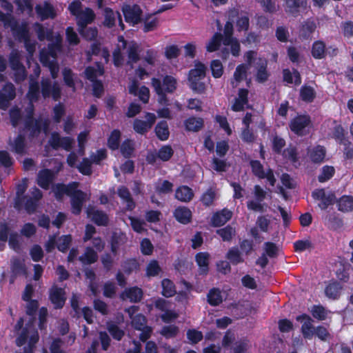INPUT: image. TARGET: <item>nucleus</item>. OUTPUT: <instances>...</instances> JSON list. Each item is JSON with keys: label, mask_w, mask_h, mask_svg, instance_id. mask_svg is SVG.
I'll use <instances>...</instances> for the list:
<instances>
[{"label": "nucleus", "mask_w": 353, "mask_h": 353, "mask_svg": "<svg viewBox=\"0 0 353 353\" xmlns=\"http://www.w3.org/2000/svg\"><path fill=\"white\" fill-rule=\"evenodd\" d=\"M33 27L39 40L47 39L51 42L48 45V50L42 49L40 51V61L49 68L52 77L56 79L59 70L56 57L61 50V37L59 34L54 36L52 30L45 28L40 23H36Z\"/></svg>", "instance_id": "f257e3e1"}, {"label": "nucleus", "mask_w": 353, "mask_h": 353, "mask_svg": "<svg viewBox=\"0 0 353 353\" xmlns=\"http://www.w3.org/2000/svg\"><path fill=\"white\" fill-rule=\"evenodd\" d=\"M0 21H3L6 28H10L14 37L24 42L25 48L29 54L28 57V63L33 56L36 50V41L30 39V34L28 29V24L22 23L19 24L14 19L9 15L6 16L0 12Z\"/></svg>", "instance_id": "f03ea898"}, {"label": "nucleus", "mask_w": 353, "mask_h": 353, "mask_svg": "<svg viewBox=\"0 0 353 353\" xmlns=\"http://www.w3.org/2000/svg\"><path fill=\"white\" fill-rule=\"evenodd\" d=\"M81 1L76 0L72 1L68 7L70 13L75 16L77 24L79 28L86 26L90 23L95 17L92 9L85 8L82 9Z\"/></svg>", "instance_id": "7ed1b4c3"}, {"label": "nucleus", "mask_w": 353, "mask_h": 353, "mask_svg": "<svg viewBox=\"0 0 353 353\" xmlns=\"http://www.w3.org/2000/svg\"><path fill=\"white\" fill-rule=\"evenodd\" d=\"M176 80L172 76H166L163 79V85L159 79H152V85L159 96V102L161 104L166 103L165 92H173L176 88Z\"/></svg>", "instance_id": "20e7f679"}, {"label": "nucleus", "mask_w": 353, "mask_h": 353, "mask_svg": "<svg viewBox=\"0 0 353 353\" xmlns=\"http://www.w3.org/2000/svg\"><path fill=\"white\" fill-rule=\"evenodd\" d=\"M252 193L254 198L247 202L248 208L255 212H265L267 205L263 201L266 198L267 192L260 185H256L254 186Z\"/></svg>", "instance_id": "39448f33"}, {"label": "nucleus", "mask_w": 353, "mask_h": 353, "mask_svg": "<svg viewBox=\"0 0 353 353\" xmlns=\"http://www.w3.org/2000/svg\"><path fill=\"white\" fill-rule=\"evenodd\" d=\"M39 95L40 91L38 82L33 79L32 77H30L29 90L26 94V98L30 102L26 108L27 121H26V125L27 128H29V120L32 119L34 112L32 103L39 99Z\"/></svg>", "instance_id": "423d86ee"}, {"label": "nucleus", "mask_w": 353, "mask_h": 353, "mask_svg": "<svg viewBox=\"0 0 353 353\" xmlns=\"http://www.w3.org/2000/svg\"><path fill=\"white\" fill-rule=\"evenodd\" d=\"M103 74V69L99 64L96 68L88 67L85 70L86 78L93 83V94L97 97H99L103 92V85L100 81H97L96 78Z\"/></svg>", "instance_id": "0eeeda50"}, {"label": "nucleus", "mask_w": 353, "mask_h": 353, "mask_svg": "<svg viewBox=\"0 0 353 353\" xmlns=\"http://www.w3.org/2000/svg\"><path fill=\"white\" fill-rule=\"evenodd\" d=\"M132 325L136 330L141 331L139 338L142 341H145L150 337L152 328L146 325V319L143 315H135L132 319Z\"/></svg>", "instance_id": "6e6552de"}, {"label": "nucleus", "mask_w": 353, "mask_h": 353, "mask_svg": "<svg viewBox=\"0 0 353 353\" xmlns=\"http://www.w3.org/2000/svg\"><path fill=\"white\" fill-rule=\"evenodd\" d=\"M252 172L259 179H266L269 183L274 186L276 183L273 171L271 169L264 170L262 164L259 161H252L250 162Z\"/></svg>", "instance_id": "1a4fd4ad"}, {"label": "nucleus", "mask_w": 353, "mask_h": 353, "mask_svg": "<svg viewBox=\"0 0 353 353\" xmlns=\"http://www.w3.org/2000/svg\"><path fill=\"white\" fill-rule=\"evenodd\" d=\"M16 97L15 88L11 83H6L0 90V109L7 110L10 102Z\"/></svg>", "instance_id": "9d476101"}, {"label": "nucleus", "mask_w": 353, "mask_h": 353, "mask_svg": "<svg viewBox=\"0 0 353 353\" xmlns=\"http://www.w3.org/2000/svg\"><path fill=\"white\" fill-rule=\"evenodd\" d=\"M69 196L71 199L72 212L74 214H80L83 203L90 199V195L77 188Z\"/></svg>", "instance_id": "9b49d317"}, {"label": "nucleus", "mask_w": 353, "mask_h": 353, "mask_svg": "<svg viewBox=\"0 0 353 353\" xmlns=\"http://www.w3.org/2000/svg\"><path fill=\"white\" fill-rule=\"evenodd\" d=\"M41 93L44 98L51 96L57 101L60 98L61 90L57 82L52 83L50 80L43 79L41 81Z\"/></svg>", "instance_id": "f8f14e48"}, {"label": "nucleus", "mask_w": 353, "mask_h": 353, "mask_svg": "<svg viewBox=\"0 0 353 353\" xmlns=\"http://www.w3.org/2000/svg\"><path fill=\"white\" fill-rule=\"evenodd\" d=\"M312 196L315 200L321 201L319 206L322 210H325L335 200V195L332 192H326L324 189L315 190L312 192Z\"/></svg>", "instance_id": "ddd939ff"}, {"label": "nucleus", "mask_w": 353, "mask_h": 353, "mask_svg": "<svg viewBox=\"0 0 353 353\" xmlns=\"http://www.w3.org/2000/svg\"><path fill=\"white\" fill-rule=\"evenodd\" d=\"M73 139L70 137H62L57 132H53L48 141L50 145L57 150L62 148L64 150L69 151L71 150L73 144Z\"/></svg>", "instance_id": "4468645a"}, {"label": "nucleus", "mask_w": 353, "mask_h": 353, "mask_svg": "<svg viewBox=\"0 0 353 353\" xmlns=\"http://www.w3.org/2000/svg\"><path fill=\"white\" fill-rule=\"evenodd\" d=\"M125 21L132 24H137L141 21L142 11L137 5H124L122 7Z\"/></svg>", "instance_id": "2eb2a0df"}, {"label": "nucleus", "mask_w": 353, "mask_h": 353, "mask_svg": "<svg viewBox=\"0 0 353 353\" xmlns=\"http://www.w3.org/2000/svg\"><path fill=\"white\" fill-rule=\"evenodd\" d=\"M310 118L308 115H298L291 120L290 128L296 134L302 135L305 128L310 124Z\"/></svg>", "instance_id": "dca6fc26"}, {"label": "nucleus", "mask_w": 353, "mask_h": 353, "mask_svg": "<svg viewBox=\"0 0 353 353\" xmlns=\"http://www.w3.org/2000/svg\"><path fill=\"white\" fill-rule=\"evenodd\" d=\"M30 194V196H26L23 206L28 213H32L35 210L37 203L42 198L43 195L41 191L36 187L31 188Z\"/></svg>", "instance_id": "f3484780"}, {"label": "nucleus", "mask_w": 353, "mask_h": 353, "mask_svg": "<svg viewBox=\"0 0 353 353\" xmlns=\"http://www.w3.org/2000/svg\"><path fill=\"white\" fill-rule=\"evenodd\" d=\"M146 121L135 119L134 121V130L139 134L147 132L153 125L156 121V116L153 113L148 112L145 114Z\"/></svg>", "instance_id": "a211bd4d"}, {"label": "nucleus", "mask_w": 353, "mask_h": 353, "mask_svg": "<svg viewBox=\"0 0 353 353\" xmlns=\"http://www.w3.org/2000/svg\"><path fill=\"white\" fill-rule=\"evenodd\" d=\"M296 320L302 323L301 333L304 338L312 339L314 334L315 327L312 325L313 320L307 314L296 316Z\"/></svg>", "instance_id": "6ab92c4d"}, {"label": "nucleus", "mask_w": 353, "mask_h": 353, "mask_svg": "<svg viewBox=\"0 0 353 353\" xmlns=\"http://www.w3.org/2000/svg\"><path fill=\"white\" fill-rule=\"evenodd\" d=\"M88 217L98 225H106L108 222V215L97 210L95 207L88 206L86 209Z\"/></svg>", "instance_id": "aec40b11"}, {"label": "nucleus", "mask_w": 353, "mask_h": 353, "mask_svg": "<svg viewBox=\"0 0 353 353\" xmlns=\"http://www.w3.org/2000/svg\"><path fill=\"white\" fill-rule=\"evenodd\" d=\"M78 185L79 183L77 182H72L68 185L57 183L52 186V192L57 199L60 200L65 194L70 196L78 188Z\"/></svg>", "instance_id": "412c9836"}, {"label": "nucleus", "mask_w": 353, "mask_h": 353, "mask_svg": "<svg viewBox=\"0 0 353 353\" xmlns=\"http://www.w3.org/2000/svg\"><path fill=\"white\" fill-rule=\"evenodd\" d=\"M55 174L49 169H44L39 172L37 174V184L42 188L48 190L54 179Z\"/></svg>", "instance_id": "4be33fe9"}, {"label": "nucleus", "mask_w": 353, "mask_h": 353, "mask_svg": "<svg viewBox=\"0 0 353 353\" xmlns=\"http://www.w3.org/2000/svg\"><path fill=\"white\" fill-rule=\"evenodd\" d=\"M50 299L56 308L62 307L65 301L63 289L53 286L50 290Z\"/></svg>", "instance_id": "5701e85b"}, {"label": "nucleus", "mask_w": 353, "mask_h": 353, "mask_svg": "<svg viewBox=\"0 0 353 353\" xmlns=\"http://www.w3.org/2000/svg\"><path fill=\"white\" fill-rule=\"evenodd\" d=\"M104 25L108 28H111L114 26L116 21L118 20L119 26L121 30L124 29V24L121 20V16L118 12H113L110 8H106L104 10Z\"/></svg>", "instance_id": "b1692460"}, {"label": "nucleus", "mask_w": 353, "mask_h": 353, "mask_svg": "<svg viewBox=\"0 0 353 353\" xmlns=\"http://www.w3.org/2000/svg\"><path fill=\"white\" fill-rule=\"evenodd\" d=\"M38 17L41 20H45L48 18L53 19L56 16V12L54 8L48 2H43L39 4L35 8Z\"/></svg>", "instance_id": "393cba45"}, {"label": "nucleus", "mask_w": 353, "mask_h": 353, "mask_svg": "<svg viewBox=\"0 0 353 353\" xmlns=\"http://www.w3.org/2000/svg\"><path fill=\"white\" fill-rule=\"evenodd\" d=\"M142 296L143 292L141 289L137 287L125 289L121 294V297L123 300L128 299L130 302L134 303L140 301Z\"/></svg>", "instance_id": "a878e982"}, {"label": "nucleus", "mask_w": 353, "mask_h": 353, "mask_svg": "<svg viewBox=\"0 0 353 353\" xmlns=\"http://www.w3.org/2000/svg\"><path fill=\"white\" fill-rule=\"evenodd\" d=\"M232 213L230 210L223 209L219 212L216 213L212 218V224L214 226H221L224 225L232 217Z\"/></svg>", "instance_id": "bb28decb"}, {"label": "nucleus", "mask_w": 353, "mask_h": 353, "mask_svg": "<svg viewBox=\"0 0 353 353\" xmlns=\"http://www.w3.org/2000/svg\"><path fill=\"white\" fill-rule=\"evenodd\" d=\"M248 91L245 89H241L239 91L238 98L235 99L232 109L235 112L242 111L245 105L248 104Z\"/></svg>", "instance_id": "cd10ccee"}, {"label": "nucleus", "mask_w": 353, "mask_h": 353, "mask_svg": "<svg viewBox=\"0 0 353 353\" xmlns=\"http://www.w3.org/2000/svg\"><path fill=\"white\" fill-rule=\"evenodd\" d=\"M174 216L179 222L186 224L191 220L192 212L186 207H179L174 210Z\"/></svg>", "instance_id": "c85d7f7f"}, {"label": "nucleus", "mask_w": 353, "mask_h": 353, "mask_svg": "<svg viewBox=\"0 0 353 353\" xmlns=\"http://www.w3.org/2000/svg\"><path fill=\"white\" fill-rule=\"evenodd\" d=\"M285 11L293 15H296L299 12L300 8L307 7L306 0H287L285 1Z\"/></svg>", "instance_id": "c756f323"}, {"label": "nucleus", "mask_w": 353, "mask_h": 353, "mask_svg": "<svg viewBox=\"0 0 353 353\" xmlns=\"http://www.w3.org/2000/svg\"><path fill=\"white\" fill-rule=\"evenodd\" d=\"M325 150L323 146H315L308 151L310 159L314 163H321L325 157Z\"/></svg>", "instance_id": "7c9ffc66"}, {"label": "nucleus", "mask_w": 353, "mask_h": 353, "mask_svg": "<svg viewBox=\"0 0 353 353\" xmlns=\"http://www.w3.org/2000/svg\"><path fill=\"white\" fill-rule=\"evenodd\" d=\"M342 286L337 282H333L327 285L325 289V294L329 299H338L341 295Z\"/></svg>", "instance_id": "2f4dec72"}, {"label": "nucleus", "mask_w": 353, "mask_h": 353, "mask_svg": "<svg viewBox=\"0 0 353 353\" xmlns=\"http://www.w3.org/2000/svg\"><path fill=\"white\" fill-rule=\"evenodd\" d=\"M248 69V66L245 64H241L237 66L234 73L233 79L231 81L234 88L237 87L239 83L245 78Z\"/></svg>", "instance_id": "473e14b6"}, {"label": "nucleus", "mask_w": 353, "mask_h": 353, "mask_svg": "<svg viewBox=\"0 0 353 353\" xmlns=\"http://www.w3.org/2000/svg\"><path fill=\"white\" fill-rule=\"evenodd\" d=\"M257 64L256 79L258 82L263 83L268 79L269 76L266 70L267 61L264 59L259 58Z\"/></svg>", "instance_id": "72a5a7b5"}, {"label": "nucleus", "mask_w": 353, "mask_h": 353, "mask_svg": "<svg viewBox=\"0 0 353 353\" xmlns=\"http://www.w3.org/2000/svg\"><path fill=\"white\" fill-rule=\"evenodd\" d=\"M118 195L121 199L123 200L124 202L126 203V209L128 210H132L135 207V203L133 201L130 193L127 188L124 186L120 187L117 190Z\"/></svg>", "instance_id": "f704fd0d"}, {"label": "nucleus", "mask_w": 353, "mask_h": 353, "mask_svg": "<svg viewBox=\"0 0 353 353\" xmlns=\"http://www.w3.org/2000/svg\"><path fill=\"white\" fill-rule=\"evenodd\" d=\"M193 192L191 188L188 186L179 187L175 193V197L178 200L183 202H188L192 200L193 197Z\"/></svg>", "instance_id": "c9c22d12"}, {"label": "nucleus", "mask_w": 353, "mask_h": 353, "mask_svg": "<svg viewBox=\"0 0 353 353\" xmlns=\"http://www.w3.org/2000/svg\"><path fill=\"white\" fill-rule=\"evenodd\" d=\"M139 47L137 43L131 42L127 47L128 61V64L132 65L139 59Z\"/></svg>", "instance_id": "e433bc0d"}, {"label": "nucleus", "mask_w": 353, "mask_h": 353, "mask_svg": "<svg viewBox=\"0 0 353 353\" xmlns=\"http://www.w3.org/2000/svg\"><path fill=\"white\" fill-rule=\"evenodd\" d=\"M209 257L210 255L207 252H200L196 255V261L201 274H205L208 271Z\"/></svg>", "instance_id": "4c0bfd02"}, {"label": "nucleus", "mask_w": 353, "mask_h": 353, "mask_svg": "<svg viewBox=\"0 0 353 353\" xmlns=\"http://www.w3.org/2000/svg\"><path fill=\"white\" fill-rule=\"evenodd\" d=\"M27 188L26 180L17 186V198L15 199L14 208L17 210H21L23 208V203L25 202L26 196H23Z\"/></svg>", "instance_id": "58836bf2"}, {"label": "nucleus", "mask_w": 353, "mask_h": 353, "mask_svg": "<svg viewBox=\"0 0 353 353\" xmlns=\"http://www.w3.org/2000/svg\"><path fill=\"white\" fill-rule=\"evenodd\" d=\"M283 74L284 81L288 83H294L296 85H299L301 83V75L296 70H293L292 72L288 69L283 70Z\"/></svg>", "instance_id": "ea45409f"}, {"label": "nucleus", "mask_w": 353, "mask_h": 353, "mask_svg": "<svg viewBox=\"0 0 353 353\" xmlns=\"http://www.w3.org/2000/svg\"><path fill=\"white\" fill-rule=\"evenodd\" d=\"M12 150L19 154L26 153L25 138L22 135H19L13 142L10 143Z\"/></svg>", "instance_id": "a19ab883"}, {"label": "nucleus", "mask_w": 353, "mask_h": 353, "mask_svg": "<svg viewBox=\"0 0 353 353\" xmlns=\"http://www.w3.org/2000/svg\"><path fill=\"white\" fill-rule=\"evenodd\" d=\"M206 67L201 63H196L194 68L192 69L189 73L188 79H201L205 77Z\"/></svg>", "instance_id": "79ce46f5"}, {"label": "nucleus", "mask_w": 353, "mask_h": 353, "mask_svg": "<svg viewBox=\"0 0 353 353\" xmlns=\"http://www.w3.org/2000/svg\"><path fill=\"white\" fill-rule=\"evenodd\" d=\"M155 132L157 137L161 141H165L168 139L170 132L168 129V125L166 121H163L159 122L156 128Z\"/></svg>", "instance_id": "37998d69"}, {"label": "nucleus", "mask_w": 353, "mask_h": 353, "mask_svg": "<svg viewBox=\"0 0 353 353\" xmlns=\"http://www.w3.org/2000/svg\"><path fill=\"white\" fill-rule=\"evenodd\" d=\"M312 54L315 59H323L325 54V44L321 41H316L312 45Z\"/></svg>", "instance_id": "c03bdc74"}, {"label": "nucleus", "mask_w": 353, "mask_h": 353, "mask_svg": "<svg viewBox=\"0 0 353 353\" xmlns=\"http://www.w3.org/2000/svg\"><path fill=\"white\" fill-rule=\"evenodd\" d=\"M338 208L342 212L353 210V196H343L338 201Z\"/></svg>", "instance_id": "a18cd8bd"}, {"label": "nucleus", "mask_w": 353, "mask_h": 353, "mask_svg": "<svg viewBox=\"0 0 353 353\" xmlns=\"http://www.w3.org/2000/svg\"><path fill=\"white\" fill-rule=\"evenodd\" d=\"M224 46H230L231 53L233 56L237 57L240 52V44L238 40L234 37L224 38L223 41Z\"/></svg>", "instance_id": "49530a36"}, {"label": "nucleus", "mask_w": 353, "mask_h": 353, "mask_svg": "<svg viewBox=\"0 0 353 353\" xmlns=\"http://www.w3.org/2000/svg\"><path fill=\"white\" fill-rule=\"evenodd\" d=\"M79 261L83 264H91L97 259V253L90 248H87L84 254L79 256Z\"/></svg>", "instance_id": "de8ad7c7"}, {"label": "nucleus", "mask_w": 353, "mask_h": 353, "mask_svg": "<svg viewBox=\"0 0 353 353\" xmlns=\"http://www.w3.org/2000/svg\"><path fill=\"white\" fill-rule=\"evenodd\" d=\"M222 41H223L222 34L220 32L215 33L207 44V50L208 52L217 50Z\"/></svg>", "instance_id": "09e8293b"}, {"label": "nucleus", "mask_w": 353, "mask_h": 353, "mask_svg": "<svg viewBox=\"0 0 353 353\" xmlns=\"http://www.w3.org/2000/svg\"><path fill=\"white\" fill-rule=\"evenodd\" d=\"M50 121L48 119H41L39 120L35 121L34 126L32 128V136L39 134L41 130H43V132L47 134L48 132Z\"/></svg>", "instance_id": "8fccbe9b"}, {"label": "nucleus", "mask_w": 353, "mask_h": 353, "mask_svg": "<svg viewBox=\"0 0 353 353\" xmlns=\"http://www.w3.org/2000/svg\"><path fill=\"white\" fill-rule=\"evenodd\" d=\"M162 285V294L165 297H171L176 293V290L173 283L167 279H165L161 282Z\"/></svg>", "instance_id": "3c124183"}, {"label": "nucleus", "mask_w": 353, "mask_h": 353, "mask_svg": "<svg viewBox=\"0 0 353 353\" xmlns=\"http://www.w3.org/2000/svg\"><path fill=\"white\" fill-rule=\"evenodd\" d=\"M208 301L212 305H218L223 301L221 291L214 288L211 290L208 294Z\"/></svg>", "instance_id": "603ef678"}, {"label": "nucleus", "mask_w": 353, "mask_h": 353, "mask_svg": "<svg viewBox=\"0 0 353 353\" xmlns=\"http://www.w3.org/2000/svg\"><path fill=\"white\" fill-rule=\"evenodd\" d=\"M300 96L303 101L312 102L315 97V91L311 86L304 85L301 88Z\"/></svg>", "instance_id": "864d4df0"}, {"label": "nucleus", "mask_w": 353, "mask_h": 353, "mask_svg": "<svg viewBox=\"0 0 353 353\" xmlns=\"http://www.w3.org/2000/svg\"><path fill=\"white\" fill-rule=\"evenodd\" d=\"M185 125L187 130L197 131L203 125V120L199 118L191 117L185 121Z\"/></svg>", "instance_id": "5fc2aeb1"}, {"label": "nucleus", "mask_w": 353, "mask_h": 353, "mask_svg": "<svg viewBox=\"0 0 353 353\" xmlns=\"http://www.w3.org/2000/svg\"><path fill=\"white\" fill-rule=\"evenodd\" d=\"M216 191L212 188L207 190L201 196V201L205 206L211 205L216 199Z\"/></svg>", "instance_id": "6e6d98bb"}, {"label": "nucleus", "mask_w": 353, "mask_h": 353, "mask_svg": "<svg viewBox=\"0 0 353 353\" xmlns=\"http://www.w3.org/2000/svg\"><path fill=\"white\" fill-rule=\"evenodd\" d=\"M174 151L171 146L164 145L157 152L158 158L163 161H168L173 155Z\"/></svg>", "instance_id": "4d7b16f0"}, {"label": "nucleus", "mask_w": 353, "mask_h": 353, "mask_svg": "<svg viewBox=\"0 0 353 353\" xmlns=\"http://www.w3.org/2000/svg\"><path fill=\"white\" fill-rule=\"evenodd\" d=\"M10 119L12 125L16 127L22 120V115L19 108L14 106L10 110Z\"/></svg>", "instance_id": "13d9d810"}, {"label": "nucleus", "mask_w": 353, "mask_h": 353, "mask_svg": "<svg viewBox=\"0 0 353 353\" xmlns=\"http://www.w3.org/2000/svg\"><path fill=\"white\" fill-rule=\"evenodd\" d=\"M250 345L247 339H242L235 342L233 346L234 353H246Z\"/></svg>", "instance_id": "bf43d9fd"}, {"label": "nucleus", "mask_w": 353, "mask_h": 353, "mask_svg": "<svg viewBox=\"0 0 353 353\" xmlns=\"http://www.w3.org/2000/svg\"><path fill=\"white\" fill-rule=\"evenodd\" d=\"M334 174V168L332 166L323 167L321 173L319 176V181L323 183L332 177Z\"/></svg>", "instance_id": "052dcab7"}, {"label": "nucleus", "mask_w": 353, "mask_h": 353, "mask_svg": "<svg viewBox=\"0 0 353 353\" xmlns=\"http://www.w3.org/2000/svg\"><path fill=\"white\" fill-rule=\"evenodd\" d=\"M121 133L119 130H114L111 133L108 139V146L112 150L118 149L119 145V139Z\"/></svg>", "instance_id": "680f3d73"}, {"label": "nucleus", "mask_w": 353, "mask_h": 353, "mask_svg": "<svg viewBox=\"0 0 353 353\" xmlns=\"http://www.w3.org/2000/svg\"><path fill=\"white\" fill-rule=\"evenodd\" d=\"M134 149V143L132 140L125 141L121 146V152L125 157H129L132 154Z\"/></svg>", "instance_id": "e2e57ef3"}, {"label": "nucleus", "mask_w": 353, "mask_h": 353, "mask_svg": "<svg viewBox=\"0 0 353 353\" xmlns=\"http://www.w3.org/2000/svg\"><path fill=\"white\" fill-rule=\"evenodd\" d=\"M190 82V87L191 89L199 94H201L205 90V84L201 79H188Z\"/></svg>", "instance_id": "0e129e2a"}, {"label": "nucleus", "mask_w": 353, "mask_h": 353, "mask_svg": "<svg viewBox=\"0 0 353 353\" xmlns=\"http://www.w3.org/2000/svg\"><path fill=\"white\" fill-rule=\"evenodd\" d=\"M21 54L20 52L17 50H13L12 52L10 53L9 60H10V65L12 69L17 68L18 67L23 66L21 62Z\"/></svg>", "instance_id": "69168bd1"}, {"label": "nucleus", "mask_w": 353, "mask_h": 353, "mask_svg": "<svg viewBox=\"0 0 353 353\" xmlns=\"http://www.w3.org/2000/svg\"><path fill=\"white\" fill-rule=\"evenodd\" d=\"M79 32L82 37L87 40H92L97 35V30L96 28H86V26L79 28Z\"/></svg>", "instance_id": "338daca9"}, {"label": "nucleus", "mask_w": 353, "mask_h": 353, "mask_svg": "<svg viewBox=\"0 0 353 353\" xmlns=\"http://www.w3.org/2000/svg\"><path fill=\"white\" fill-rule=\"evenodd\" d=\"M316 23L311 20L306 21L302 26L301 32L304 37H308L316 29Z\"/></svg>", "instance_id": "774afa93"}]
</instances>
